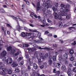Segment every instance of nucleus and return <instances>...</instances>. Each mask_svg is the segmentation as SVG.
<instances>
[{"mask_svg":"<svg viewBox=\"0 0 76 76\" xmlns=\"http://www.w3.org/2000/svg\"><path fill=\"white\" fill-rule=\"evenodd\" d=\"M61 7H64V12H68L69 11V8L70 7V5H67V6L63 4H61Z\"/></svg>","mask_w":76,"mask_h":76,"instance_id":"f257e3e1","label":"nucleus"},{"mask_svg":"<svg viewBox=\"0 0 76 76\" xmlns=\"http://www.w3.org/2000/svg\"><path fill=\"white\" fill-rule=\"evenodd\" d=\"M60 11L61 13H58V14L59 15H62V16H66L67 15V13L64 12V9H63V8H60Z\"/></svg>","mask_w":76,"mask_h":76,"instance_id":"f03ea898","label":"nucleus"},{"mask_svg":"<svg viewBox=\"0 0 76 76\" xmlns=\"http://www.w3.org/2000/svg\"><path fill=\"white\" fill-rule=\"evenodd\" d=\"M31 33H26L25 34V33L24 32H23L21 33V36L22 37H25V38H27L28 39V38H29V37L31 35Z\"/></svg>","mask_w":76,"mask_h":76,"instance_id":"7ed1b4c3","label":"nucleus"},{"mask_svg":"<svg viewBox=\"0 0 76 76\" xmlns=\"http://www.w3.org/2000/svg\"><path fill=\"white\" fill-rule=\"evenodd\" d=\"M17 63V62H16V61H14L11 62V65H13L12 66L13 67H16V66H18V64H16Z\"/></svg>","mask_w":76,"mask_h":76,"instance_id":"20e7f679","label":"nucleus"},{"mask_svg":"<svg viewBox=\"0 0 76 76\" xmlns=\"http://www.w3.org/2000/svg\"><path fill=\"white\" fill-rule=\"evenodd\" d=\"M12 61L13 60H12V58H10L7 59L6 61L7 64H11V63H12Z\"/></svg>","mask_w":76,"mask_h":76,"instance_id":"39448f33","label":"nucleus"},{"mask_svg":"<svg viewBox=\"0 0 76 76\" xmlns=\"http://www.w3.org/2000/svg\"><path fill=\"white\" fill-rule=\"evenodd\" d=\"M50 5V1H46L45 3V5L46 6L45 7V8H46V9H48L49 7H48L47 6H49Z\"/></svg>","mask_w":76,"mask_h":76,"instance_id":"423d86ee","label":"nucleus"},{"mask_svg":"<svg viewBox=\"0 0 76 76\" xmlns=\"http://www.w3.org/2000/svg\"><path fill=\"white\" fill-rule=\"evenodd\" d=\"M7 52L5 50H3L1 54V56H6L7 54Z\"/></svg>","mask_w":76,"mask_h":76,"instance_id":"0eeeda50","label":"nucleus"},{"mask_svg":"<svg viewBox=\"0 0 76 76\" xmlns=\"http://www.w3.org/2000/svg\"><path fill=\"white\" fill-rule=\"evenodd\" d=\"M16 52V50L15 49H11V51L10 52V54L11 55H13Z\"/></svg>","mask_w":76,"mask_h":76,"instance_id":"6e6552de","label":"nucleus"},{"mask_svg":"<svg viewBox=\"0 0 76 76\" xmlns=\"http://www.w3.org/2000/svg\"><path fill=\"white\" fill-rule=\"evenodd\" d=\"M17 22L18 25L16 26V28L18 29V31H19L20 30H21V28H20V27L19 24V22L18 21H17Z\"/></svg>","mask_w":76,"mask_h":76,"instance_id":"1a4fd4ad","label":"nucleus"},{"mask_svg":"<svg viewBox=\"0 0 76 76\" xmlns=\"http://www.w3.org/2000/svg\"><path fill=\"white\" fill-rule=\"evenodd\" d=\"M41 7V6H40V3L39 2H38L37 3V11H38V10H39V9H40V8Z\"/></svg>","mask_w":76,"mask_h":76,"instance_id":"9d476101","label":"nucleus"},{"mask_svg":"<svg viewBox=\"0 0 76 76\" xmlns=\"http://www.w3.org/2000/svg\"><path fill=\"white\" fill-rule=\"evenodd\" d=\"M27 50H28V53H32V51H35L34 49L31 48H28L27 49Z\"/></svg>","mask_w":76,"mask_h":76,"instance_id":"9b49d317","label":"nucleus"},{"mask_svg":"<svg viewBox=\"0 0 76 76\" xmlns=\"http://www.w3.org/2000/svg\"><path fill=\"white\" fill-rule=\"evenodd\" d=\"M61 69L63 71H65L67 69L66 68V66L65 65H63L61 67Z\"/></svg>","mask_w":76,"mask_h":76,"instance_id":"f8f14e48","label":"nucleus"},{"mask_svg":"<svg viewBox=\"0 0 76 76\" xmlns=\"http://www.w3.org/2000/svg\"><path fill=\"white\" fill-rule=\"evenodd\" d=\"M63 57L65 59V60H67L68 59V56H67V54L66 53H65L63 55Z\"/></svg>","mask_w":76,"mask_h":76,"instance_id":"ddd939ff","label":"nucleus"},{"mask_svg":"<svg viewBox=\"0 0 76 76\" xmlns=\"http://www.w3.org/2000/svg\"><path fill=\"white\" fill-rule=\"evenodd\" d=\"M33 46L34 47L33 48V49L34 50V51H35V50H37V48L38 47V45H37L36 44H34L33 45Z\"/></svg>","mask_w":76,"mask_h":76,"instance_id":"4468645a","label":"nucleus"},{"mask_svg":"<svg viewBox=\"0 0 76 76\" xmlns=\"http://www.w3.org/2000/svg\"><path fill=\"white\" fill-rule=\"evenodd\" d=\"M0 75L2 76H5V75H6V72H4V71H1L0 72Z\"/></svg>","mask_w":76,"mask_h":76,"instance_id":"2eb2a0df","label":"nucleus"},{"mask_svg":"<svg viewBox=\"0 0 76 76\" xmlns=\"http://www.w3.org/2000/svg\"><path fill=\"white\" fill-rule=\"evenodd\" d=\"M69 71H67L66 72L69 76H70L72 75V73L71 72L72 70H71V69H69Z\"/></svg>","mask_w":76,"mask_h":76,"instance_id":"dca6fc26","label":"nucleus"},{"mask_svg":"<svg viewBox=\"0 0 76 76\" xmlns=\"http://www.w3.org/2000/svg\"><path fill=\"white\" fill-rule=\"evenodd\" d=\"M42 21V22H43L44 25H46L48 26H49V24H48L45 23L46 22V21H45V20H43Z\"/></svg>","mask_w":76,"mask_h":76,"instance_id":"f3484780","label":"nucleus"},{"mask_svg":"<svg viewBox=\"0 0 76 76\" xmlns=\"http://www.w3.org/2000/svg\"><path fill=\"white\" fill-rule=\"evenodd\" d=\"M12 49V47L11 46H10L7 48V50L8 51H10Z\"/></svg>","mask_w":76,"mask_h":76,"instance_id":"a211bd4d","label":"nucleus"},{"mask_svg":"<svg viewBox=\"0 0 76 76\" xmlns=\"http://www.w3.org/2000/svg\"><path fill=\"white\" fill-rule=\"evenodd\" d=\"M53 15L55 19H57V18H58V17L59 16L56 12H54Z\"/></svg>","mask_w":76,"mask_h":76,"instance_id":"6ab92c4d","label":"nucleus"},{"mask_svg":"<svg viewBox=\"0 0 76 76\" xmlns=\"http://www.w3.org/2000/svg\"><path fill=\"white\" fill-rule=\"evenodd\" d=\"M15 72V73H18V72H20V69L18 68H16Z\"/></svg>","mask_w":76,"mask_h":76,"instance_id":"aec40b11","label":"nucleus"},{"mask_svg":"<svg viewBox=\"0 0 76 76\" xmlns=\"http://www.w3.org/2000/svg\"><path fill=\"white\" fill-rule=\"evenodd\" d=\"M59 60L60 61H62L63 60V56L62 55H60L59 56Z\"/></svg>","mask_w":76,"mask_h":76,"instance_id":"412c9836","label":"nucleus"},{"mask_svg":"<svg viewBox=\"0 0 76 76\" xmlns=\"http://www.w3.org/2000/svg\"><path fill=\"white\" fill-rule=\"evenodd\" d=\"M38 37L39 38V39L42 40L43 39L42 37H40L41 35V34L40 33H38L37 34Z\"/></svg>","mask_w":76,"mask_h":76,"instance_id":"4be33fe9","label":"nucleus"},{"mask_svg":"<svg viewBox=\"0 0 76 76\" xmlns=\"http://www.w3.org/2000/svg\"><path fill=\"white\" fill-rule=\"evenodd\" d=\"M56 66L57 68H60L61 66V65L60 63H57L56 64Z\"/></svg>","mask_w":76,"mask_h":76,"instance_id":"5701e85b","label":"nucleus"},{"mask_svg":"<svg viewBox=\"0 0 76 76\" xmlns=\"http://www.w3.org/2000/svg\"><path fill=\"white\" fill-rule=\"evenodd\" d=\"M34 69H37V68H38V66H37V64H36V63H34Z\"/></svg>","mask_w":76,"mask_h":76,"instance_id":"b1692460","label":"nucleus"},{"mask_svg":"<svg viewBox=\"0 0 76 76\" xmlns=\"http://www.w3.org/2000/svg\"><path fill=\"white\" fill-rule=\"evenodd\" d=\"M1 57H2L1 59H2V61H6V58L5 56H2Z\"/></svg>","mask_w":76,"mask_h":76,"instance_id":"393cba45","label":"nucleus"},{"mask_svg":"<svg viewBox=\"0 0 76 76\" xmlns=\"http://www.w3.org/2000/svg\"><path fill=\"white\" fill-rule=\"evenodd\" d=\"M48 63L49 65H51L53 63V61L51 59L49 60L48 61Z\"/></svg>","mask_w":76,"mask_h":76,"instance_id":"a878e982","label":"nucleus"},{"mask_svg":"<svg viewBox=\"0 0 76 76\" xmlns=\"http://www.w3.org/2000/svg\"><path fill=\"white\" fill-rule=\"evenodd\" d=\"M2 70L3 72H5L8 71V69L4 68H2Z\"/></svg>","mask_w":76,"mask_h":76,"instance_id":"bb28decb","label":"nucleus"},{"mask_svg":"<svg viewBox=\"0 0 76 76\" xmlns=\"http://www.w3.org/2000/svg\"><path fill=\"white\" fill-rule=\"evenodd\" d=\"M70 54H73L74 53V50H71L69 51Z\"/></svg>","mask_w":76,"mask_h":76,"instance_id":"cd10ccee","label":"nucleus"},{"mask_svg":"<svg viewBox=\"0 0 76 76\" xmlns=\"http://www.w3.org/2000/svg\"><path fill=\"white\" fill-rule=\"evenodd\" d=\"M56 58H57L56 56H53V61H56Z\"/></svg>","mask_w":76,"mask_h":76,"instance_id":"c85d7f7f","label":"nucleus"},{"mask_svg":"<svg viewBox=\"0 0 76 76\" xmlns=\"http://www.w3.org/2000/svg\"><path fill=\"white\" fill-rule=\"evenodd\" d=\"M0 12L1 13H5V11H4V9H0Z\"/></svg>","mask_w":76,"mask_h":76,"instance_id":"c756f323","label":"nucleus"},{"mask_svg":"<svg viewBox=\"0 0 76 76\" xmlns=\"http://www.w3.org/2000/svg\"><path fill=\"white\" fill-rule=\"evenodd\" d=\"M23 64H24V61H20V62L19 63V65L20 66H22V65H23Z\"/></svg>","mask_w":76,"mask_h":76,"instance_id":"7c9ffc66","label":"nucleus"},{"mask_svg":"<svg viewBox=\"0 0 76 76\" xmlns=\"http://www.w3.org/2000/svg\"><path fill=\"white\" fill-rule=\"evenodd\" d=\"M73 28H74V27H70L69 28V32H70V31H71V32H72V31H73V30H72V29H73Z\"/></svg>","mask_w":76,"mask_h":76,"instance_id":"2f4dec72","label":"nucleus"},{"mask_svg":"<svg viewBox=\"0 0 76 76\" xmlns=\"http://www.w3.org/2000/svg\"><path fill=\"white\" fill-rule=\"evenodd\" d=\"M70 61H73L75 60V58L72 56H71L70 58Z\"/></svg>","mask_w":76,"mask_h":76,"instance_id":"473e14b6","label":"nucleus"},{"mask_svg":"<svg viewBox=\"0 0 76 76\" xmlns=\"http://www.w3.org/2000/svg\"><path fill=\"white\" fill-rule=\"evenodd\" d=\"M51 13V11L50 10H47L46 11V13L47 15H50Z\"/></svg>","mask_w":76,"mask_h":76,"instance_id":"72a5a7b5","label":"nucleus"},{"mask_svg":"<svg viewBox=\"0 0 76 76\" xmlns=\"http://www.w3.org/2000/svg\"><path fill=\"white\" fill-rule=\"evenodd\" d=\"M35 38V36H32L31 37L30 36H28V37L27 38V39H30L31 38V39H34Z\"/></svg>","mask_w":76,"mask_h":76,"instance_id":"f704fd0d","label":"nucleus"},{"mask_svg":"<svg viewBox=\"0 0 76 76\" xmlns=\"http://www.w3.org/2000/svg\"><path fill=\"white\" fill-rule=\"evenodd\" d=\"M53 9L54 12H56V11H57V9L56 7H53Z\"/></svg>","mask_w":76,"mask_h":76,"instance_id":"c9c22d12","label":"nucleus"},{"mask_svg":"<svg viewBox=\"0 0 76 76\" xmlns=\"http://www.w3.org/2000/svg\"><path fill=\"white\" fill-rule=\"evenodd\" d=\"M19 52H18L17 53L14 54L13 56L14 57H15V56H18V55H19Z\"/></svg>","mask_w":76,"mask_h":76,"instance_id":"e433bc0d","label":"nucleus"},{"mask_svg":"<svg viewBox=\"0 0 76 76\" xmlns=\"http://www.w3.org/2000/svg\"><path fill=\"white\" fill-rule=\"evenodd\" d=\"M12 18H13V19H15V20L17 21H17H18V19H19V17H17V18H16L14 16H12Z\"/></svg>","mask_w":76,"mask_h":76,"instance_id":"4c0bfd02","label":"nucleus"},{"mask_svg":"<svg viewBox=\"0 0 76 76\" xmlns=\"http://www.w3.org/2000/svg\"><path fill=\"white\" fill-rule=\"evenodd\" d=\"M59 27H62V23H61V21H59Z\"/></svg>","mask_w":76,"mask_h":76,"instance_id":"58836bf2","label":"nucleus"},{"mask_svg":"<svg viewBox=\"0 0 76 76\" xmlns=\"http://www.w3.org/2000/svg\"><path fill=\"white\" fill-rule=\"evenodd\" d=\"M57 19H58L60 20H62V17H61V16H59L57 18Z\"/></svg>","mask_w":76,"mask_h":76,"instance_id":"ea45409f","label":"nucleus"},{"mask_svg":"<svg viewBox=\"0 0 76 76\" xmlns=\"http://www.w3.org/2000/svg\"><path fill=\"white\" fill-rule=\"evenodd\" d=\"M12 73V70H9L8 72V75H10V74H11V73Z\"/></svg>","mask_w":76,"mask_h":76,"instance_id":"a19ab883","label":"nucleus"},{"mask_svg":"<svg viewBox=\"0 0 76 76\" xmlns=\"http://www.w3.org/2000/svg\"><path fill=\"white\" fill-rule=\"evenodd\" d=\"M70 15H68L67 16H66V19H70Z\"/></svg>","mask_w":76,"mask_h":76,"instance_id":"79ce46f5","label":"nucleus"},{"mask_svg":"<svg viewBox=\"0 0 76 76\" xmlns=\"http://www.w3.org/2000/svg\"><path fill=\"white\" fill-rule=\"evenodd\" d=\"M36 74L37 73H36V72L35 71H33V76H36Z\"/></svg>","mask_w":76,"mask_h":76,"instance_id":"37998d69","label":"nucleus"},{"mask_svg":"<svg viewBox=\"0 0 76 76\" xmlns=\"http://www.w3.org/2000/svg\"><path fill=\"white\" fill-rule=\"evenodd\" d=\"M44 50H47V51H50V49L48 48L45 47L44 48Z\"/></svg>","mask_w":76,"mask_h":76,"instance_id":"c03bdc74","label":"nucleus"},{"mask_svg":"<svg viewBox=\"0 0 76 76\" xmlns=\"http://www.w3.org/2000/svg\"><path fill=\"white\" fill-rule=\"evenodd\" d=\"M38 55V52H36L34 53L35 56H37V55Z\"/></svg>","mask_w":76,"mask_h":76,"instance_id":"a18cd8bd","label":"nucleus"},{"mask_svg":"<svg viewBox=\"0 0 76 76\" xmlns=\"http://www.w3.org/2000/svg\"><path fill=\"white\" fill-rule=\"evenodd\" d=\"M23 0L25 2H26V4H27V5H29V1H26L25 0Z\"/></svg>","mask_w":76,"mask_h":76,"instance_id":"49530a36","label":"nucleus"},{"mask_svg":"<svg viewBox=\"0 0 76 76\" xmlns=\"http://www.w3.org/2000/svg\"><path fill=\"white\" fill-rule=\"evenodd\" d=\"M72 45H75L76 44V41H74V42L71 44Z\"/></svg>","mask_w":76,"mask_h":76,"instance_id":"de8ad7c7","label":"nucleus"},{"mask_svg":"<svg viewBox=\"0 0 76 76\" xmlns=\"http://www.w3.org/2000/svg\"><path fill=\"white\" fill-rule=\"evenodd\" d=\"M39 64H41V58L39 59L38 60Z\"/></svg>","mask_w":76,"mask_h":76,"instance_id":"09e8293b","label":"nucleus"},{"mask_svg":"<svg viewBox=\"0 0 76 76\" xmlns=\"http://www.w3.org/2000/svg\"><path fill=\"white\" fill-rule=\"evenodd\" d=\"M28 46H29V45L28 44H26L24 45V48L28 47Z\"/></svg>","mask_w":76,"mask_h":76,"instance_id":"8fccbe9b","label":"nucleus"},{"mask_svg":"<svg viewBox=\"0 0 76 76\" xmlns=\"http://www.w3.org/2000/svg\"><path fill=\"white\" fill-rule=\"evenodd\" d=\"M73 64L74 66H76V62L75 61H74L73 62Z\"/></svg>","mask_w":76,"mask_h":76,"instance_id":"3c124183","label":"nucleus"},{"mask_svg":"<svg viewBox=\"0 0 76 76\" xmlns=\"http://www.w3.org/2000/svg\"><path fill=\"white\" fill-rule=\"evenodd\" d=\"M72 71L73 72H74L76 73V68H73Z\"/></svg>","mask_w":76,"mask_h":76,"instance_id":"603ef678","label":"nucleus"},{"mask_svg":"<svg viewBox=\"0 0 76 76\" xmlns=\"http://www.w3.org/2000/svg\"><path fill=\"white\" fill-rule=\"evenodd\" d=\"M37 59L38 60H39V59H40V58H41V57L39 56H37Z\"/></svg>","mask_w":76,"mask_h":76,"instance_id":"864d4df0","label":"nucleus"},{"mask_svg":"<svg viewBox=\"0 0 76 76\" xmlns=\"http://www.w3.org/2000/svg\"><path fill=\"white\" fill-rule=\"evenodd\" d=\"M53 72L54 73H57V71H56V70L55 69H53Z\"/></svg>","mask_w":76,"mask_h":76,"instance_id":"5fc2aeb1","label":"nucleus"},{"mask_svg":"<svg viewBox=\"0 0 76 76\" xmlns=\"http://www.w3.org/2000/svg\"><path fill=\"white\" fill-rule=\"evenodd\" d=\"M55 4L56 7H58V3H55Z\"/></svg>","mask_w":76,"mask_h":76,"instance_id":"6e6d98bb","label":"nucleus"},{"mask_svg":"<svg viewBox=\"0 0 76 76\" xmlns=\"http://www.w3.org/2000/svg\"><path fill=\"white\" fill-rule=\"evenodd\" d=\"M47 20H48V22H49V23H51V20H49L48 18H47Z\"/></svg>","mask_w":76,"mask_h":76,"instance_id":"4d7b16f0","label":"nucleus"},{"mask_svg":"<svg viewBox=\"0 0 76 76\" xmlns=\"http://www.w3.org/2000/svg\"><path fill=\"white\" fill-rule=\"evenodd\" d=\"M44 67V65H42L40 66V69H43Z\"/></svg>","mask_w":76,"mask_h":76,"instance_id":"13d9d810","label":"nucleus"},{"mask_svg":"<svg viewBox=\"0 0 76 76\" xmlns=\"http://www.w3.org/2000/svg\"><path fill=\"white\" fill-rule=\"evenodd\" d=\"M48 53L46 54L45 56V57L46 58L48 57Z\"/></svg>","mask_w":76,"mask_h":76,"instance_id":"bf43d9fd","label":"nucleus"},{"mask_svg":"<svg viewBox=\"0 0 76 76\" xmlns=\"http://www.w3.org/2000/svg\"><path fill=\"white\" fill-rule=\"evenodd\" d=\"M24 29L25 31H28V28L26 27H24Z\"/></svg>","mask_w":76,"mask_h":76,"instance_id":"052dcab7","label":"nucleus"},{"mask_svg":"<svg viewBox=\"0 0 76 76\" xmlns=\"http://www.w3.org/2000/svg\"><path fill=\"white\" fill-rule=\"evenodd\" d=\"M66 1H68V2L69 3H70L71 4H72V1H70L69 0H66Z\"/></svg>","mask_w":76,"mask_h":76,"instance_id":"680f3d73","label":"nucleus"},{"mask_svg":"<svg viewBox=\"0 0 76 76\" xmlns=\"http://www.w3.org/2000/svg\"><path fill=\"white\" fill-rule=\"evenodd\" d=\"M47 16V14L46 13H44L43 14V16L44 17H45L46 16Z\"/></svg>","mask_w":76,"mask_h":76,"instance_id":"e2e57ef3","label":"nucleus"},{"mask_svg":"<svg viewBox=\"0 0 76 76\" xmlns=\"http://www.w3.org/2000/svg\"><path fill=\"white\" fill-rule=\"evenodd\" d=\"M30 26H31V27H34V26L31 24H29Z\"/></svg>","mask_w":76,"mask_h":76,"instance_id":"0e129e2a","label":"nucleus"},{"mask_svg":"<svg viewBox=\"0 0 76 76\" xmlns=\"http://www.w3.org/2000/svg\"><path fill=\"white\" fill-rule=\"evenodd\" d=\"M2 31L3 32L4 31V27H2Z\"/></svg>","mask_w":76,"mask_h":76,"instance_id":"69168bd1","label":"nucleus"},{"mask_svg":"<svg viewBox=\"0 0 76 76\" xmlns=\"http://www.w3.org/2000/svg\"><path fill=\"white\" fill-rule=\"evenodd\" d=\"M23 76H28V74L27 73H26L23 75Z\"/></svg>","mask_w":76,"mask_h":76,"instance_id":"338daca9","label":"nucleus"},{"mask_svg":"<svg viewBox=\"0 0 76 76\" xmlns=\"http://www.w3.org/2000/svg\"><path fill=\"white\" fill-rule=\"evenodd\" d=\"M7 26H9L10 27V28H12V26L10 25V24H7Z\"/></svg>","mask_w":76,"mask_h":76,"instance_id":"774afa93","label":"nucleus"}]
</instances>
